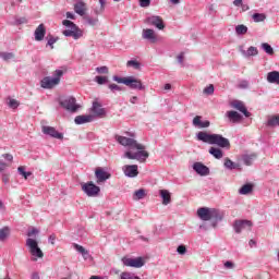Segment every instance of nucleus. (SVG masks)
I'll return each mask as SVG.
<instances>
[{"label":"nucleus","instance_id":"4d7b16f0","mask_svg":"<svg viewBox=\"0 0 279 279\" xmlns=\"http://www.w3.org/2000/svg\"><path fill=\"white\" fill-rule=\"evenodd\" d=\"M178 62L181 64V66H184V52H181L178 57Z\"/></svg>","mask_w":279,"mask_h":279},{"label":"nucleus","instance_id":"0eeeda50","mask_svg":"<svg viewBox=\"0 0 279 279\" xmlns=\"http://www.w3.org/2000/svg\"><path fill=\"white\" fill-rule=\"evenodd\" d=\"M75 97H66L65 99L60 101V106L68 110V112H77V109L81 108L80 105L76 104Z\"/></svg>","mask_w":279,"mask_h":279},{"label":"nucleus","instance_id":"cd10ccee","mask_svg":"<svg viewBox=\"0 0 279 279\" xmlns=\"http://www.w3.org/2000/svg\"><path fill=\"white\" fill-rule=\"evenodd\" d=\"M225 167L226 169H229L230 171L238 169L239 171H241V165L231 161L230 158H225Z\"/></svg>","mask_w":279,"mask_h":279},{"label":"nucleus","instance_id":"20e7f679","mask_svg":"<svg viewBox=\"0 0 279 279\" xmlns=\"http://www.w3.org/2000/svg\"><path fill=\"white\" fill-rule=\"evenodd\" d=\"M62 25H64V27H68V29L63 31L64 36L72 37L74 38V40H78V38H82L83 36L82 29H80V27H77L75 23L69 20H64L62 22Z\"/></svg>","mask_w":279,"mask_h":279},{"label":"nucleus","instance_id":"338daca9","mask_svg":"<svg viewBox=\"0 0 279 279\" xmlns=\"http://www.w3.org/2000/svg\"><path fill=\"white\" fill-rule=\"evenodd\" d=\"M49 242L51 243V245H56V234H51L49 236Z\"/></svg>","mask_w":279,"mask_h":279},{"label":"nucleus","instance_id":"8fccbe9b","mask_svg":"<svg viewBox=\"0 0 279 279\" xmlns=\"http://www.w3.org/2000/svg\"><path fill=\"white\" fill-rule=\"evenodd\" d=\"M95 81L97 84L104 85L108 82V76H96Z\"/></svg>","mask_w":279,"mask_h":279},{"label":"nucleus","instance_id":"5fc2aeb1","mask_svg":"<svg viewBox=\"0 0 279 279\" xmlns=\"http://www.w3.org/2000/svg\"><path fill=\"white\" fill-rule=\"evenodd\" d=\"M151 0H140L141 8H149Z\"/></svg>","mask_w":279,"mask_h":279},{"label":"nucleus","instance_id":"3c124183","mask_svg":"<svg viewBox=\"0 0 279 279\" xmlns=\"http://www.w3.org/2000/svg\"><path fill=\"white\" fill-rule=\"evenodd\" d=\"M28 23L27 17H15V25H25Z\"/></svg>","mask_w":279,"mask_h":279},{"label":"nucleus","instance_id":"864d4df0","mask_svg":"<svg viewBox=\"0 0 279 279\" xmlns=\"http://www.w3.org/2000/svg\"><path fill=\"white\" fill-rule=\"evenodd\" d=\"M56 43H58V38L50 36V38L48 39L47 45L50 47V49H53V45H56Z\"/></svg>","mask_w":279,"mask_h":279},{"label":"nucleus","instance_id":"5701e85b","mask_svg":"<svg viewBox=\"0 0 279 279\" xmlns=\"http://www.w3.org/2000/svg\"><path fill=\"white\" fill-rule=\"evenodd\" d=\"M92 121L93 116L90 114L76 116L74 119L76 125H84V123H90Z\"/></svg>","mask_w":279,"mask_h":279},{"label":"nucleus","instance_id":"c756f323","mask_svg":"<svg viewBox=\"0 0 279 279\" xmlns=\"http://www.w3.org/2000/svg\"><path fill=\"white\" fill-rule=\"evenodd\" d=\"M74 250H76V252H78V254H82L84 260H88L90 254L88 253V251H86V248H84V246L80 245V244H73Z\"/></svg>","mask_w":279,"mask_h":279},{"label":"nucleus","instance_id":"2eb2a0df","mask_svg":"<svg viewBox=\"0 0 279 279\" xmlns=\"http://www.w3.org/2000/svg\"><path fill=\"white\" fill-rule=\"evenodd\" d=\"M194 128H197L198 130H204L206 128H210V121L202 120V116H196L192 121Z\"/></svg>","mask_w":279,"mask_h":279},{"label":"nucleus","instance_id":"a18cd8bd","mask_svg":"<svg viewBox=\"0 0 279 279\" xmlns=\"http://www.w3.org/2000/svg\"><path fill=\"white\" fill-rule=\"evenodd\" d=\"M126 66H132L133 69H135L136 71H140L141 69V62L136 61V60H130L126 62Z\"/></svg>","mask_w":279,"mask_h":279},{"label":"nucleus","instance_id":"f704fd0d","mask_svg":"<svg viewBox=\"0 0 279 279\" xmlns=\"http://www.w3.org/2000/svg\"><path fill=\"white\" fill-rule=\"evenodd\" d=\"M99 7L94 8V13L96 14V16H99V14H104L106 10V0H99Z\"/></svg>","mask_w":279,"mask_h":279},{"label":"nucleus","instance_id":"69168bd1","mask_svg":"<svg viewBox=\"0 0 279 279\" xmlns=\"http://www.w3.org/2000/svg\"><path fill=\"white\" fill-rule=\"evenodd\" d=\"M17 171H19L20 175H24L27 172V171H25V167H23V166H20L17 168Z\"/></svg>","mask_w":279,"mask_h":279},{"label":"nucleus","instance_id":"39448f33","mask_svg":"<svg viewBox=\"0 0 279 279\" xmlns=\"http://www.w3.org/2000/svg\"><path fill=\"white\" fill-rule=\"evenodd\" d=\"M26 246L29 250V253L33 255V260H37V258H43L45 256V253H43V250H40V246H38V241L28 238L26 240Z\"/></svg>","mask_w":279,"mask_h":279},{"label":"nucleus","instance_id":"473e14b6","mask_svg":"<svg viewBox=\"0 0 279 279\" xmlns=\"http://www.w3.org/2000/svg\"><path fill=\"white\" fill-rule=\"evenodd\" d=\"M241 53L244 56V58H252V56H256L258 53V48L251 46L246 51L241 50Z\"/></svg>","mask_w":279,"mask_h":279},{"label":"nucleus","instance_id":"79ce46f5","mask_svg":"<svg viewBox=\"0 0 279 279\" xmlns=\"http://www.w3.org/2000/svg\"><path fill=\"white\" fill-rule=\"evenodd\" d=\"M10 236V228L4 227L0 230V241H5Z\"/></svg>","mask_w":279,"mask_h":279},{"label":"nucleus","instance_id":"ddd939ff","mask_svg":"<svg viewBox=\"0 0 279 279\" xmlns=\"http://www.w3.org/2000/svg\"><path fill=\"white\" fill-rule=\"evenodd\" d=\"M43 133L47 136H51V138H58L59 141L64 138V135L58 132L53 126H43Z\"/></svg>","mask_w":279,"mask_h":279},{"label":"nucleus","instance_id":"a878e982","mask_svg":"<svg viewBox=\"0 0 279 279\" xmlns=\"http://www.w3.org/2000/svg\"><path fill=\"white\" fill-rule=\"evenodd\" d=\"M210 219H214L216 222L213 223V228H217V221L223 219V214L219 209H211Z\"/></svg>","mask_w":279,"mask_h":279},{"label":"nucleus","instance_id":"6ab92c4d","mask_svg":"<svg viewBox=\"0 0 279 279\" xmlns=\"http://www.w3.org/2000/svg\"><path fill=\"white\" fill-rule=\"evenodd\" d=\"M142 38H144V40H149L150 43H156V32L151 28L143 29Z\"/></svg>","mask_w":279,"mask_h":279},{"label":"nucleus","instance_id":"a19ab883","mask_svg":"<svg viewBox=\"0 0 279 279\" xmlns=\"http://www.w3.org/2000/svg\"><path fill=\"white\" fill-rule=\"evenodd\" d=\"M246 32H247V26L243 24L235 26V34H238V36H244Z\"/></svg>","mask_w":279,"mask_h":279},{"label":"nucleus","instance_id":"f03ea898","mask_svg":"<svg viewBox=\"0 0 279 279\" xmlns=\"http://www.w3.org/2000/svg\"><path fill=\"white\" fill-rule=\"evenodd\" d=\"M197 141L207 143L208 145H217L223 149H230V140L223 137L221 134H210L206 131H199L196 134Z\"/></svg>","mask_w":279,"mask_h":279},{"label":"nucleus","instance_id":"13d9d810","mask_svg":"<svg viewBox=\"0 0 279 279\" xmlns=\"http://www.w3.org/2000/svg\"><path fill=\"white\" fill-rule=\"evenodd\" d=\"M38 232H39L38 229L32 228L28 230L27 236H34L35 234H38Z\"/></svg>","mask_w":279,"mask_h":279},{"label":"nucleus","instance_id":"bf43d9fd","mask_svg":"<svg viewBox=\"0 0 279 279\" xmlns=\"http://www.w3.org/2000/svg\"><path fill=\"white\" fill-rule=\"evenodd\" d=\"M2 158H5L9 162H12V160H14V157L10 154H3Z\"/></svg>","mask_w":279,"mask_h":279},{"label":"nucleus","instance_id":"7c9ffc66","mask_svg":"<svg viewBox=\"0 0 279 279\" xmlns=\"http://www.w3.org/2000/svg\"><path fill=\"white\" fill-rule=\"evenodd\" d=\"M254 191V184L252 183H246L244 184L240 190L239 194L240 195H250Z\"/></svg>","mask_w":279,"mask_h":279},{"label":"nucleus","instance_id":"4c0bfd02","mask_svg":"<svg viewBox=\"0 0 279 279\" xmlns=\"http://www.w3.org/2000/svg\"><path fill=\"white\" fill-rule=\"evenodd\" d=\"M252 19H253L254 23H263V21H265V19H267V15H265V13H254L252 15Z\"/></svg>","mask_w":279,"mask_h":279},{"label":"nucleus","instance_id":"f8f14e48","mask_svg":"<svg viewBox=\"0 0 279 279\" xmlns=\"http://www.w3.org/2000/svg\"><path fill=\"white\" fill-rule=\"evenodd\" d=\"M128 82L126 86H129V88H132L133 90H145V86L141 80L135 78L134 76H128Z\"/></svg>","mask_w":279,"mask_h":279},{"label":"nucleus","instance_id":"052dcab7","mask_svg":"<svg viewBox=\"0 0 279 279\" xmlns=\"http://www.w3.org/2000/svg\"><path fill=\"white\" fill-rule=\"evenodd\" d=\"M2 182H3L4 184H8V183L10 182V175H8V174H2Z\"/></svg>","mask_w":279,"mask_h":279},{"label":"nucleus","instance_id":"6e6552de","mask_svg":"<svg viewBox=\"0 0 279 279\" xmlns=\"http://www.w3.org/2000/svg\"><path fill=\"white\" fill-rule=\"evenodd\" d=\"M122 263L125 267H134L135 269H141V267L145 266V259L143 257H123Z\"/></svg>","mask_w":279,"mask_h":279},{"label":"nucleus","instance_id":"a211bd4d","mask_svg":"<svg viewBox=\"0 0 279 279\" xmlns=\"http://www.w3.org/2000/svg\"><path fill=\"white\" fill-rule=\"evenodd\" d=\"M213 213V209L208 207H201L197 210V216L202 221H210V214Z\"/></svg>","mask_w":279,"mask_h":279},{"label":"nucleus","instance_id":"f257e3e1","mask_svg":"<svg viewBox=\"0 0 279 279\" xmlns=\"http://www.w3.org/2000/svg\"><path fill=\"white\" fill-rule=\"evenodd\" d=\"M116 141L123 147H129V149H137L136 153H132V150L125 151L123 158H128L129 160H138V162H146L147 158H149V153L145 150V145L138 144L136 140L116 135Z\"/></svg>","mask_w":279,"mask_h":279},{"label":"nucleus","instance_id":"72a5a7b5","mask_svg":"<svg viewBox=\"0 0 279 279\" xmlns=\"http://www.w3.org/2000/svg\"><path fill=\"white\" fill-rule=\"evenodd\" d=\"M209 154L214 156V158H216L217 160H221V158H223V150L217 147H210Z\"/></svg>","mask_w":279,"mask_h":279},{"label":"nucleus","instance_id":"aec40b11","mask_svg":"<svg viewBox=\"0 0 279 279\" xmlns=\"http://www.w3.org/2000/svg\"><path fill=\"white\" fill-rule=\"evenodd\" d=\"M45 34H47V28L45 27V24H40L35 29V40L40 43V40L45 39Z\"/></svg>","mask_w":279,"mask_h":279},{"label":"nucleus","instance_id":"603ef678","mask_svg":"<svg viewBox=\"0 0 279 279\" xmlns=\"http://www.w3.org/2000/svg\"><path fill=\"white\" fill-rule=\"evenodd\" d=\"M177 252L178 254H181V256H184V254H186V246H184V244L179 245Z\"/></svg>","mask_w":279,"mask_h":279},{"label":"nucleus","instance_id":"ea45409f","mask_svg":"<svg viewBox=\"0 0 279 279\" xmlns=\"http://www.w3.org/2000/svg\"><path fill=\"white\" fill-rule=\"evenodd\" d=\"M262 49H263V51H265V53H267L268 56H274V48H272L271 45H269L268 43H263V44H262Z\"/></svg>","mask_w":279,"mask_h":279},{"label":"nucleus","instance_id":"c9c22d12","mask_svg":"<svg viewBox=\"0 0 279 279\" xmlns=\"http://www.w3.org/2000/svg\"><path fill=\"white\" fill-rule=\"evenodd\" d=\"M268 128H276L279 126V116H272L268 119L267 122Z\"/></svg>","mask_w":279,"mask_h":279},{"label":"nucleus","instance_id":"c85d7f7f","mask_svg":"<svg viewBox=\"0 0 279 279\" xmlns=\"http://www.w3.org/2000/svg\"><path fill=\"white\" fill-rule=\"evenodd\" d=\"M267 82L269 84H279V72L272 71L267 74Z\"/></svg>","mask_w":279,"mask_h":279},{"label":"nucleus","instance_id":"4468645a","mask_svg":"<svg viewBox=\"0 0 279 279\" xmlns=\"http://www.w3.org/2000/svg\"><path fill=\"white\" fill-rule=\"evenodd\" d=\"M124 175L126 178H136L138 175V166L137 165H126L123 168Z\"/></svg>","mask_w":279,"mask_h":279},{"label":"nucleus","instance_id":"bb28decb","mask_svg":"<svg viewBox=\"0 0 279 279\" xmlns=\"http://www.w3.org/2000/svg\"><path fill=\"white\" fill-rule=\"evenodd\" d=\"M74 11L76 12V14H78L80 16H84V14H86V3L82 2V1H77L74 4Z\"/></svg>","mask_w":279,"mask_h":279},{"label":"nucleus","instance_id":"1a4fd4ad","mask_svg":"<svg viewBox=\"0 0 279 279\" xmlns=\"http://www.w3.org/2000/svg\"><path fill=\"white\" fill-rule=\"evenodd\" d=\"M252 221L250 220H235L233 223V229L236 232V234H241L243 230H252Z\"/></svg>","mask_w":279,"mask_h":279},{"label":"nucleus","instance_id":"393cba45","mask_svg":"<svg viewBox=\"0 0 279 279\" xmlns=\"http://www.w3.org/2000/svg\"><path fill=\"white\" fill-rule=\"evenodd\" d=\"M159 195L162 198L163 206L171 204V193L168 190H160Z\"/></svg>","mask_w":279,"mask_h":279},{"label":"nucleus","instance_id":"58836bf2","mask_svg":"<svg viewBox=\"0 0 279 279\" xmlns=\"http://www.w3.org/2000/svg\"><path fill=\"white\" fill-rule=\"evenodd\" d=\"M120 279H141V277L134 275V272L124 271L121 272Z\"/></svg>","mask_w":279,"mask_h":279},{"label":"nucleus","instance_id":"e2e57ef3","mask_svg":"<svg viewBox=\"0 0 279 279\" xmlns=\"http://www.w3.org/2000/svg\"><path fill=\"white\" fill-rule=\"evenodd\" d=\"M225 267L226 269H232L234 267V264L232 262H226Z\"/></svg>","mask_w":279,"mask_h":279},{"label":"nucleus","instance_id":"774afa93","mask_svg":"<svg viewBox=\"0 0 279 279\" xmlns=\"http://www.w3.org/2000/svg\"><path fill=\"white\" fill-rule=\"evenodd\" d=\"M130 101H131V104H136V101H138V97L133 96V97H131Z\"/></svg>","mask_w":279,"mask_h":279},{"label":"nucleus","instance_id":"6e6d98bb","mask_svg":"<svg viewBox=\"0 0 279 279\" xmlns=\"http://www.w3.org/2000/svg\"><path fill=\"white\" fill-rule=\"evenodd\" d=\"M98 21V19L86 17V22L88 23V25H97Z\"/></svg>","mask_w":279,"mask_h":279},{"label":"nucleus","instance_id":"09e8293b","mask_svg":"<svg viewBox=\"0 0 279 279\" xmlns=\"http://www.w3.org/2000/svg\"><path fill=\"white\" fill-rule=\"evenodd\" d=\"M96 71H97L100 75H108V73H109L108 66H106V65L96 68Z\"/></svg>","mask_w":279,"mask_h":279},{"label":"nucleus","instance_id":"e433bc0d","mask_svg":"<svg viewBox=\"0 0 279 279\" xmlns=\"http://www.w3.org/2000/svg\"><path fill=\"white\" fill-rule=\"evenodd\" d=\"M7 105L9 106V108H11L12 110H16V108H19V106H21V102H19V100L13 99V98H8L7 99Z\"/></svg>","mask_w":279,"mask_h":279},{"label":"nucleus","instance_id":"4be33fe9","mask_svg":"<svg viewBox=\"0 0 279 279\" xmlns=\"http://www.w3.org/2000/svg\"><path fill=\"white\" fill-rule=\"evenodd\" d=\"M92 112H94L96 117H106V109L101 108V104L98 101L93 102Z\"/></svg>","mask_w":279,"mask_h":279},{"label":"nucleus","instance_id":"2f4dec72","mask_svg":"<svg viewBox=\"0 0 279 279\" xmlns=\"http://www.w3.org/2000/svg\"><path fill=\"white\" fill-rule=\"evenodd\" d=\"M145 197H147V192L145 191V189H140L133 193L134 202L145 199Z\"/></svg>","mask_w":279,"mask_h":279},{"label":"nucleus","instance_id":"7ed1b4c3","mask_svg":"<svg viewBox=\"0 0 279 279\" xmlns=\"http://www.w3.org/2000/svg\"><path fill=\"white\" fill-rule=\"evenodd\" d=\"M64 75V71L56 70L53 72V77L46 76L40 81L41 88L51 89L56 88L60 84V78Z\"/></svg>","mask_w":279,"mask_h":279},{"label":"nucleus","instance_id":"412c9836","mask_svg":"<svg viewBox=\"0 0 279 279\" xmlns=\"http://www.w3.org/2000/svg\"><path fill=\"white\" fill-rule=\"evenodd\" d=\"M226 117L231 123H241L243 116L236 111H227Z\"/></svg>","mask_w":279,"mask_h":279},{"label":"nucleus","instance_id":"0e129e2a","mask_svg":"<svg viewBox=\"0 0 279 279\" xmlns=\"http://www.w3.org/2000/svg\"><path fill=\"white\" fill-rule=\"evenodd\" d=\"M5 169H8V163L0 161V171H5Z\"/></svg>","mask_w":279,"mask_h":279},{"label":"nucleus","instance_id":"49530a36","mask_svg":"<svg viewBox=\"0 0 279 279\" xmlns=\"http://www.w3.org/2000/svg\"><path fill=\"white\" fill-rule=\"evenodd\" d=\"M0 58H2V60H4V62H9V60L14 59V53H12V52H1Z\"/></svg>","mask_w":279,"mask_h":279},{"label":"nucleus","instance_id":"680f3d73","mask_svg":"<svg viewBox=\"0 0 279 279\" xmlns=\"http://www.w3.org/2000/svg\"><path fill=\"white\" fill-rule=\"evenodd\" d=\"M233 5H235V8H241L243 5V0H234Z\"/></svg>","mask_w":279,"mask_h":279},{"label":"nucleus","instance_id":"9b49d317","mask_svg":"<svg viewBox=\"0 0 279 279\" xmlns=\"http://www.w3.org/2000/svg\"><path fill=\"white\" fill-rule=\"evenodd\" d=\"M145 23L147 25H153L154 27H157V29H165V22L162 21V17L158 15L147 17L145 20Z\"/></svg>","mask_w":279,"mask_h":279},{"label":"nucleus","instance_id":"b1692460","mask_svg":"<svg viewBox=\"0 0 279 279\" xmlns=\"http://www.w3.org/2000/svg\"><path fill=\"white\" fill-rule=\"evenodd\" d=\"M256 158H258V155L256 153L245 154L242 156V160H243L244 165H246V167L252 166L254 163V161L256 160Z\"/></svg>","mask_w":279,"mask_h":279},{"label":"nucleus","instance_id":"c03bdc74","mask_svg":"<svg viewBox=\"0 0 279 279\" xmlns=\"http://www.w3.org/2000/svg\"><path fill=\"white\" fill-rule=\"evenodd\" d=\"M108 88L111 90V93H121V90H124L123 87H121L114 83L109 84Z\"/></svg>","mask_w":279,"mask_h":279},{"label":"nucleus","instance_id":"9d476101","mask_svg":"<svg viewBox=\"0 0 279 279\" xmlns=\"http://www.w3.org/2000/svg\"><path fill=\"white\" fill-rule=\"evenodd\" d=\"M95 178H96L97 184H104L106 180H110L111 174L110 172L106 171V169L98 167L95 170Z\"/></svg>","mask_w":279,"mask_h":279},{"label":"nucleus","instance_id":"f3484780","mask_svg":"<svg viewBox=\"0 0 279 279\" xmlns=\"http://www.w3.org/2000/svg\"><path fill=\"white\" fill-rule=\"evenodd\" d=\"M193 169L195 172L198 173V175H209L210 174V169L202 162H195L193 165Z\"/></svg>","mask_w":279,"mask_h":279},{"label":"nucleus","instance_id":"dca6fc26","mask_svg":"<svg viewBox=\"0 0 279 279\" xmlns=\"http://www.w3.org/2000/svg\"><path fill=\"white\" fill-rule=\"evenodd\" d=\"M232 108H234L235 110H239V112H243L244 117L250 118L252 117V113H250V111H247V108L245 107V104H243V101L240 100H234L231 104Z\"/></svg>","mask_w":279,"mask_h":279},{"label":"nucleus","instance_id":"de8ad7c7","mask_svg":"<svg viewBox=\"0 0 279 279\" xmlns=\"http://www.w3.org/2000/svg\"><path fill=\"white\" fill-rule=\"evenodd\" d=\"M203 93H204V95H214L215 94V85L210 84L209 86L205 87Z\"/></svg>","mask_w":279,"mask_h":279},{"label":"nucleus","instance_id":"423d86ee","mask_svg":"<svg viewBox=\"0 0 279 279\" xmlns=\"http://www.w3.org/2000/svg\"><path fill=\"white\" fill-rule=\"evenodd\" d=\"M82 191H84V193L87 195V197H97V195H99V193H101V189L99 186L95 185V183H93V181L83 183Z\"/></svg>","mask_w":279,"mask_h":279},{"label":"nucleus","instance_id":"37998d69","mask_svg":"<svg viewBox=\"0 0 279 279\" xmlns=\"http://www.w3.org/2000/svg\"><path fill=\"white\" fill-rule=\"evenodd\" d=\"M113 82H117L118 84H124L126 86V84H130V81H128V77H120L118 75H114L112 77Z\"/></svg>","mask_w":279,"mask_h":279}]
</instances>
